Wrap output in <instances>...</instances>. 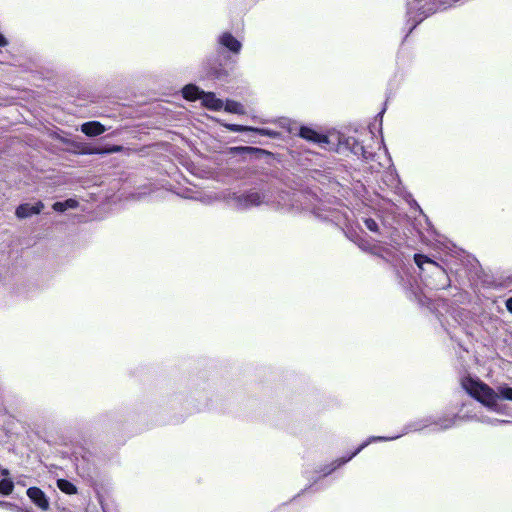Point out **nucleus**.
Segmentation results:
<instances>
[{
  "mask_svg": "<svg viewBox=\"0 0 512 512\" xmlns=\"http://www.w3.org/2000/svg\"><path fill=\"white\" fill-rule=\"evenodd\" d=\"M44 208V204L41 201H38L34 204L24 203L17 207L15 214L19 219H25L31 217L32 215L39 214Z\"/></svg>",
  "mask_w": 512,
  "mask_h": 512,
  "instance_id": "5",
  "label": "nucleus"
},
{
  "mask_svg": "<svg viewBox=\"0 0 512 512\" xmlns=\"http://www.w3.org/2000/svg\"><path fill=\"white\" fill-rule=\"evenodd\" d=\"M0 474L3 476H7L9 474V472H8V470L3 469V470H0Z\"/></svg>",
  "mask_w": 512,
  "mask_h": 512,
  "instance_id": "22",
  "label": "nucleus"
},
{
  "mask_svg": "<svg viewBox=\"0 0 512 512\" xmlns=\"http://www.w3.org/2000/svg\"><path fill=\"white\" fill-rule=\"evenodd\" d=\"M27 496L40 509H42V510L49 509V501H48L45 493L41 489H39L37 487H30L27 490Z\"/></svg>",
  "mask_w": 512,
  "mask_h": 512,
  "instance_id": "6",
  "label": "nucleus"
},
{
  "mask_svg": "<svg viewBox=\"0 0 512 512\" xmlns=\"http://www.w3.org/2000/svg\"><path fill=\"white\" fill-rule=\"evenodd\" d=\"M57 487L66 494L73 495L77 493L76 486L68 480L59 479L57 481Z\"/></svg>",
  "mask_w": 512,
  "mask_h": 512,
  "instance_id": "11",
  "label": "nucleus"
},
{
  "mask_svg": "<svg viewBox=\"0 0 512 512\" xmlns=\"http://www.w3.org/2000/svg\"><path fill=\"white\" fill-rule=\"evenodd\" d=\"M0 506L8 508V507H12V504H10L8 502H0Z\"/></svg>",
  "mask_w": 512,
  "mask_h": 512,
  "instance_id": "20",
  "label": "nucleus"
},
{
  "mask_svg": "<svg viewBox=\"0 0 512 512\" xmlns=\"http://www.w3.org/2000/svg\"><path fill=\"white\" fill-rule=\"evenodd\" d=\"M78 207V201L75 199H67L63 202H55L53 204V209L57 212H64L68 209H75Z\"/></svg>",
  "mask_w": 512,
  "mask_h": 512,
  "instance_id": "10",
  "label": "nucleus"
},
{
  "mask_svg": "<svg viewBox=\"0 0 512 512\" xmlns=\"http://www.w3.org/2000/svg\"><path fill=\"white\" fill-rule=\"evenodd\" d=\"M506 307L512 313V297L506 301Z\"/></svg>",
  "mask_w": 512,
  "mask_h": 512,
  "instance_id": "19",
  "label": "nucleus"
},
{
  "mask_svg": "<svg viewBox=\"0 0 512 512\" xmlns=\"http://www.w3.org/2000/svg\"><path fill=\"white\" fill-rule=\"evenodd\" d=\"M462 386L472 397L476 398L484 405L493 406L496 404L498 393L488 385L477 382L471 378H466L462 380Z\"/></svg>",
  "mask_w": 512,
  "mask_h": 512,
  "instance_id": "3",
  "label": "nucleus"
},
{
  "mask_svg": "<svg viewBox=\"0 0 512 512\" xmlns=\"http://www.w3.org/2000/svg\"><path fill=\"white\" fill-rule=\"evenodd\" d=\"M182 95L188 101H195L197 99L201 100L202 106L209 110L219 111L224 106V102L217 98L214 93L204 92L194 84L184 86L182 89Z\"/></svg>",
  "mask_w": 512,
  "mask_h": 512,
  "instance_id": "2",
  "label": "nucleus"
},
{
  "mask_svg": "<svg viewBox=\"0 0 512 512\" xmlns=\"http://www.w3.org/2000/svg\"><path fill=\"white\" fill-rule=\"evenodd\" d=\"M264 198L265 196L257 191L240 193L232 190H225L220 193H211L206 195L203 198V201L206 204H211L215 201H223L233 209L247 210L264 203Z\"/></svg>",
  "mask_w": 512,
  "mask_h": 512,
  "instance_id": "1",
  "label": "nucleus"
},
{
  "mask_svg": "<svg viewBox=\"0 0 512 512\" xmlns=\"http://www.w3.org/2000/svg\"><path fill=\"white\" fill-rule=\"evenodd\" d=\"M365 224L367 228L371 231H375L377 229V224L373 219H366Z\"/></svg>",
  "mask_w": 512,
  "mask_h": 512,
  "instance_id": "17",
  "label": "nucleus"
},
{
  "mask_svg": "<svg viewBox=\"0 0 512 512\" xmlns=\"http://www.w3.org/2000/svg\"><path fill=\"white\" fill-rule=\"evenodd\" d=\"M8 45L7 38L0 32V47H5Z\"/></svg>",
  "mask_w": 512,
  "mask_h": 512,
  "instance_id": "18",
  "label": "nucleus"
},
{
  "mask_svg": "<svg viewBox=\"0 0 512 512\" xmlns=\"http://www.w3.org/2000/svg\"><path fill=\"white\" fill-rule=\"evenodd\" d=\"M321 141H322V143L327 142V141H328V140H327V137H326V136H324V135H322Z\"/></svg>",
  "mask_w": 512,
  "mask_h": 512,
  "instance_id": "23",
  "label": "nucleus"
},
{
  "mask_svg": "<svg viewBox=\"0 0 512 512\" xmlns=\"http://www.w3.org/2000/svg\"><path fill=\"white\" fill-rule=\"evenodd\" d=\"M81 131L89 137H95L104 133L106 128L98 121H90L81 125Z\"/></svg>",
  "mask_w": 512,
  "mask_h": 512,
  "instance_id": "7",
  "label": "nucleus"
},
{
  "mask_svg": "<svg viewBox=\"0 0 512 512\" xmlns=\"http://www.w3.org/2000/svg\"><path fill=\"white\" fill-rule=\"evenodd\" d=\"M499 394L504 399L512 401V388H510V387H501V388H499Z\"/></svg>",
  "mask_w": 512,
  "mask_h": 512,
  "instance_id": "15",
  "label": "nucleus"
},
{
  "mask_svg": "<svg viewBox=\"0 0 512 512\" xmlns=\"http://www.w3.org/2000/svg\"><path fill=\"white\" fill-rule=\"evenodd\" d=\"M217 43L233 55L240 54L243 47L242 42L230 32H223L219 34L217 37Z\"/></svg>",
  "mask_w": 512,
  "mask_h": 512,
  "instance_id": "4",
  "label": "nucleus"
},
{
  "mask_svg": "<svg viewBox=\"0 0 512 512\" xmlns=\"http://www.w3.org/2000/svg\"><path fill=\"white\" fill-rule=\"evenodd\" d=\"M122 146L114 145L109 148L100 149V148H92L89 150L84 151L86 154H110V153H117L122 151Z\"/></svg>",
  "mask_w": 512,
  "mask_h": 512,
  "instance_id": "13",
  "label": "nucleus"
},
{
  "mask_svg": "<svg viewBox=\"0 0 512 512\" xmlns=\"http://www.w3.org/2000/svg\"><path fill=\"white\" fill-rule=\"evenodd\" d=\"M415 259V262L416 264L418 265V267L422 268L423 264L426 263V262H430V260L426 257V256H423V255H415L414 257Z\"/></svg>",
  "mask_w": 512,
  "mask_h": 512,
  "instance_id": "16",
  "label": "nucleus"
},
{
  "mask_svg": "<svg viewBox=\"0 0 512 512\" xmlns=\"http://www.w3.org/2000/svg\"><path fill=\"white\" fill-rule=\"evenodd\" d=\"M222 109H224L228 113H233V114H238V115H243L246 112L244 106L241 103L234 101V100H227L224 103V106Z\"/></svg>",
  "mask_w": 512,
  "mask_h": 512,
  "instance_id": "9",
  "label": "nucleus"
},
{
  "mask_svg": "<svg viewBox=\"0 0 512 512\" xmlns=\"http://www.w3.org/2000/svg\"><path fill=\"white\" fill-rule=\"evenodd\" d=\"M300 136L304 139H307L312 142H318L320 141V135L317 131L309 128V127H301L300 128Z\"/></svg>",
  "mask_w": 512,
  "mask_h": 512,
  "instance_id": "12",
  "label": "nucleus"
},
{
  "mask_svg": "<svg viewBox=\"0 0 512 512\" xmlns=\"http://www.w3.org/2000/svg\"><path fill=\"white\" fill-rule=\"evenodd\" d=\"M14 484L9 479H3L0 481V494L9 495L12 493Z\"/></svg>",
  "mask_w": 512,
  "mask_h": 512,
  "instance_id": "14",
  "label": "nucleus"
},
{
  "mask_svg": "<svg viewBox=\"0 0 512 512\" xmlns=\"http://www.w3.org/2000/svg\"><path fill=\"white\" fill-rule=\"evenodd\" d=\"M224 126L232 132L254 131V132H258L261 135H265V136L272 135V132L269 130H266V129L253 128V127H249V126H242V125H236V124H224Z\"/></svg>",
  "mask_w": 512,
  "mask_h": 512,
  "instance_id": "8",
  "label": "nucleus"
},
{
  "mask_svg": "<svg viewBox=\"0 0 512 512\" xmlns=\"http://www.w3.org/2000/svg\"><path fill=\"white\" fill-rule=\"evenodd\" d=\"M234 150H245V151H248V150H252V148H250V147H241V148H234Z\"/></svg>",
  "mask_w": 512,
  "mask_h": 512,
  "instance_id": "21",
  "label": "nucleus"
}]
</instances>
